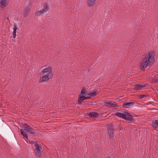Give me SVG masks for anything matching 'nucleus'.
Masks as SVG:
<instances>
[{"instance_id": "20", "label": "nucleus", "mask_w": 158, "mask_h": 158, "mask_svg": "<svg viewBox=\"0 0 158 158\" xmlns=\"http://www.w3.org/2000/svg\"><path fill=\"white\" fill-rule=\"evenodd\" d=\"M90 94H91L92 96L93 97H94L96 95L97 92L96 91H94V92H91Z\"/></svg>"}, {"instance_id": "27", "label": "nucleus", "mask_w": 158, "mask_h": 158, "mask_svg": "<svg viewBox=\"0 0 158 158\" xmlns=\"http://www.w3.org/2000/svg\"><path fill=\"white\" fill-rule=\"evenodd\" d=\"M85 98H86V99H88V98H89V97L88 96H87V97H85Z\"/></svg>"}, {"instance_id": "14", "label": "nucleus", "mask_w": 158, "mask_h": 158, "mask_svg": "<svg viewBox=\"0 0 158 158\" xmlns=\"http://www.w3.org/2000/svg\"><path fill=\"white\" fill-rule=\"evenodd\" d=\"M30 8L29 7H27L25 8L24 12V14L25 17H26L28 15V14L30 11Z\"/></svg>"}, {"instance_id": "2", "label": "nucleus", "mask_w": 158, "mask_h": 158, "mask_svg": "<svg viewBox=\"0 0 158 158\" xmlns=\"http://www.w3.org/2000/svg\"><path fill=\"white\" fill-rule=\"evenodd\" d=\"M40 74H42V76L40 78L39 82L40 83L48 81L49 80L52 79L53 76L52 70L50 67L44 69Z\"/></svg>"}, {"instance_id": "6", "label": "nucleus", "mask_w": 158, "mask_h": 158, "mask_svg": "<svg viewBox=\"0 0 158 158\" xmlns=\"http://www.w3.org/2000/svg\"><path fill=\"white\" fill-rule=\"evenodd\" d=\"M33 142L35 143L34 146L35 148V149L34 151L36 156L40 157L41 154V149L42 148L41 146L37 143L36 142Z\"/></svg>"}, {"instance_id": "26", "label": "nucleus", "mask_w": 158, "mask_h": 158, "mask_svg": "<svg viewBox=\"0 0 158 158\" xmlns=\"http://www.w3.org/2000/svg\"><path fill=\"white\" fill-rule=\"evenodd\" d=\"M122 127L121 126V125H119V128L120 130H121L122 129Z\"/></svg>"}, {"instance_id": "5", "label": "nucleus", "mask_w": 158, "mask_h": 158, "mask_svg": "<svg viewBox=\"0 0 158 158\" xmlns=\"http://www.w3.org/2000/svg\"><path fill=\"white\" fill-rule=\"evenodd\" d=\"M22 127L23 129V130L29 133L34 135L35 134V130L32 129L31 127L27 124L24 123L22 125Z\"/></svg>"}, {"instance_id": "24", "label": "nucleus", "mask_w": 158, "mask_h": 158, "mask_svg": "<svg viewBox=\"0 0 158 158\" xmlns=\"http://www.w3.org/2000/svg\"><path fill=\"white\" fill-rule=\"evenodd\" d=\"M107 158H113V157L112 156H107Z\"/></svg>"}, {"instance_id": "22", "label": "nucleus", "mask_w": 158, "mask_h": 158, "mask_svg": "<svg viewBox=\"0 0 158 158\" xmlns=\"http://www.w3.org/2000/svg\"><path fill=\"white\" fill-rule=\"evenodd\" d=\"M144 97H146V96L145 95H144V94H143V95H140L139 96V98H143Z\"/></svg>"}, {"instance_id": "16", "label": "nucleus", "mask_w": 158, "mask_h": 158, "mask_svg": "<svg viewBox=\"0 0 158 158\" xmlns=\"http://www.w3.org/2000/svg\"><path fill=\"white\" fill-rule=\"evenodd\" d=\"M152 126L155 128L158 127V119L153 120L152 123Z\"/></svg>"}, {"instance_id": "25", "label": "nucleus", "mask_w": 158, "mask_h": 158, "mask_svg": "<svg viewBox=\"0 0 158 158\" xmlns=\"http://www.w3.org/2000/svg\"><path fill=\"white\" fill-rule=\"evenodd\" d=\"M82 97L83 98L82 99L83 100V101L85 99H86V98H85V97L82 96Z\"/></svg>"}, {"instance_id": "3", "label": "nucleus", "mask_w": 158, "mask_h": 158, "mask_svg": "<svg viewBox=\"0 0 158 158\" xmlns=\"http://www.w3.org/2000/svg\"><path fill=\"white\" fill-rule=\"evenodd\" d=\"M49 6L48 3H45L42 7L41 8L40 10L36 11L35 14L38 16H40L42 14H44L46 12H47L49 10Z\"/></svg>"}, {"instance_id": "23", "label": "nucleus", "mask_w": 158, "mask_h": 158, "mask_svg": "<svg viewBox=\"0 0 158 158\" xmlns=\"http://www.w3.org/2000/svg\"><path fill=\"white\" fill-rule=\"evenodd\" d=\"M88 96L89 97V98H92V95L91 94H90V93H89L88 94Z\"/></svg>"}, {"instance_id": "15", "label": "nucleus", "mask_w": 158, "mask_h": 158, "mask_svg": "<svg viewBox=\"0 0 158 158\" xmlns=\"http://www.w3.org/2000/svg\"><path fill=\"white\" fill-rule=\"evenodd\" d=\"M14 31L13 33V38H15L16 37V31L18 29L17 27V26L15 24L14 25Z\"/></svg>"}, {"instance_id": "19", "label": "nucleus", "mask_w": 158, "mask_h": 158, "mask_svg": "<svg viewBox=\"0 0 158 158\" xmlns=\"http://www.w3.org/2000/svg\"><path fill=\"white\" fill-rule=\"evenodd\" d=\"M82 98V96H81L79 98L78 101L79 104H81L82 103V102L83 101Z\"/></svg>"}, {"instance_id": "12", "label": "nucleus", "mask_w": 158, "mask_h": 158, "mask_svg": "<svg viewBox=\"0 0 158 158\" xmlns=\"http://www.w3.org/2000/svg\"><path fill=\"white\" fill-rule=\"evenodd\" d=\"M96 0H87V4L89 7H91L93 6Z\"/></svg>"}, {"instance_id": "13", "label": "nucleus", "mask_w": 158, "mask_h": 158, "mask_svg": "<svg viewBox=\"0 0 158 158\" xmlns=\"http://www.w3.org/2000/svg\"><path fill=\"white\" fill-rule=\"evenodd\" d=\"M7 0H1L0 3L1 5V7L3 8L7 5V4L6 2Z\"/></svg>"}, {"instance_id": "11", "label": "nucleus", "mask_w": 158, "mask_h": 158, "mask_svg": "<svg viewBox=\"0 0 158 158\" xmlns=\"http://www.w3.org/2000/svg\"><path fill=\"white\" fill-rule=\"evenodd\" d=\"M98 115V113L97 112H90L89 114V115L90 117L95 118L97 117Z\"/></svg>"}, {"instance_id": "8", "label": "nucleus", "mask_w": 158, "mask_h": 158, "mask_svg": "<svg viewBox=\"0 0 158 158\" xmlns=\"http://www.w3.org/2000/svg\"><path fill=\"white\" fill-rule=\"evenodd\" d=\"M148 85L147 84H143L140 83L133 86L132 89L138 91L144 87H147Z\"/></svg>"}, {"instance_id": "1", "label": "nucleus", "mask_w": 158, "mask_h": 158, "mask_svg": "<svg viewBox=\"0 0 158 158\" xmlns=\"http://www.w3.org/2000/svg\"><path fill=\"white\" fill-rule=\"evenodd\" d=\"M155 55L154 51H151L145 55L140 64V69L144 71L147 67L152 66L155 61Z\"/></svg>"}, {"instance_id": "4", "label": "nucleus", "mask_w": 158, "mask_h": 158, "mask_svg": "<svg viewBox=\"0 0 158 158\" xmlns=\"http://www.w3.org/2000/svg\"><path fill=\"white\" fill-rule=\"evenodd\" d=\"M115 114L116 116L122 118H132L134 117L133 114L126 111L118 112L115 113Z\"/></svg>"}, {"instance_id": "17", "label": "nucleus", "mask_w": 158, "mask_h": 158, "mask_svg": "<svg viewBox=\"0 0 158 158\" xmlns=\"http://www.w3.org/2000/svg\"><path fill=\"white\" fill-rule=\"evenodd\" d=\"M20 130L21 131V135L25 138H26L27 139H28V136L27 135L26 133L22 129H20Z\"/></svg>"}, {"instance_id": "9", "label": "nucleus", "mask_w": 158, "mask_h": 158, "mask_svg": "<svg viewBox=\"0 0 158 158\" xmlns=\"http://www.w3.org/2000/svg\"><path fill=\"white\" fill-rule=\"evenodd\" d=\"M105 103L106 104H109L111 105V107H117L118 105L114 101L110 100L107 101L105 102Z\"/></svg>"}, {"instance_id": "18", "label": "nucleus", "mask_w": 158, "mask_h": 158, "mask_svg": "<svg viewBox=\"0 0 158 158\" xmlns=\"http://www.w3.org/2000/svg\"><path fill=\"white\" fill-rule=\"evenodd\" d=\"M126 121H123L124 122H128L129 123H131L132 122H134L135 120L134 119H124Z\"/></svg>"}, {"instance_id": "10", "label": "nucleus", "mask_w": 158, "mask_h": 158, "mask_svg": "<svg viewBox=\"0 0 158 158\" xmlns=\"http://www.w3.org/2000/svg\"><path fill=\"white\" fill-rule=\"evenodd\" d=\"M134 104V102H129L123 104L122 107L124 108H127L132 106Z\"/></svg>"}, {"instance_id": "7", "label": "nucleus", "mask_w": 158, "mask_h": 158, "mask_svg": "<svg viewBox=\"0 0 158 158\" xmlns=\"http://www.w3.org/2000/svg\"><path fill=\"white\" fill-rule=\"evenodd\" d=\"M107 128V133L109 136V138L112 139L113 138L114 136V125L111 124L110 125H106Z\"/></svg>"}, {"instance_id": "21", "label": "nucleus", "mask_w": 158, "mask_h": 158, "mask_svg": "<svg viewBox=\"0 0 158 158\" xmlns=\"http://www.w3.org/2000/svg\"><path fill=\"white\" fill-rule=\"evenodd\" d=\"M86 91L85 89H83L81 91V94H85Z\"/></svg>"}]
</instances>
